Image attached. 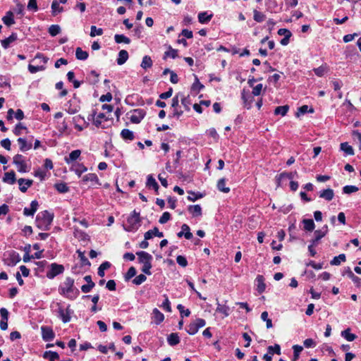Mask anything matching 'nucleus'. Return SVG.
<instances>
[{
  "instance_id": "1",
  "label": "nucleus",
  "mask_w": 361,
  "mask_h": 361,
  "mask_svg": "<svg viewBox=\"0 0 361 361\" xmlns=\"http://www.w3.org/2000/svg\"><path fill=\"white\" fill-rule=\"evenodd\" d=\"M74 283L75 281L73 278L66 277L59 287V293L68 299H75L79 295L80 291L74 286Z\"/></svg>"
},
{
  "instance_id": "2",
  "label": "nucleus",
  "mask_w": 361,
  "mask_h": 361,
  "mask_svg": "<svg viewBox=\"0 0 361 361\" xmlns=\"http://www.w3.org/2000/svg\"><path fill=\"white\" fill-rule=\"evenodd\" d=\"M54 214L44 210L39 212L35 220L36 226L38 228L42 231H48L50 228V226L53 221Z\"/></svg>"
},
{
  "instance_id": "3",
  "label": "nucleus",
  "mask_w": 361,
  "mask_h": 361,
  "mask_svg": "<svg viewBox=\"0 0 361 361\" xmlns=\"http://www.w3.org/2000/svg\"><path fill=\"white\" fill-rule=\"evenodd\" d=\"M141 225V219L140 212L134 210L132 214L127 218L126 223L123 225V228L127 231H135Z\"/></svg>"
},
{
  "instance_id": "4",
  "label": "nucleus",
  "mask_w": 361,
  "mask_h": 361,
  "mask_svg": "<svg viewBox=\"0 0 361 361\" xmlns=\"http://www.w3.org/2000/svg\"><path fill=\"white\" fill-rule=\"evenodd\" d=\"M64 271V267L62 264L52 263L49 265V269L47 272V277L49 279H53L55 276L63 274Z\"/></svg>"
},
{
  "instance_id": "5",
  "label": "nucleus",
  "mask_w": 361,
  "mask_h": 361,
  "mask_svg": "<svg viewBox=\"0 0 361 361\" xmlns=\"http://www.w3.org/2000/svg\"><path fill=\"white\" fill-rule=\"evenodd\" d=\"M13 162L16 165L18 172L26 173L28 171L25 158L22 154H18L15 155L13 158Z\"/></svg>"
},
{
  "instance_id": "6",
  "label": "nucleus",
  "mask_w": 361,
  "mask_h": 361,
  "mask_svg": "<svg viewBox=\"0 0 361 361\" xmlns=\"http://www.w3.org/2000/svg\"><path fill=\"white\" fill-rule=\"evenodd\" d=\"M298 176V172H282L280 174L277 175L275 178L277 187H280L281 185L282 182L285 179L293 180L295 177Z\"/></svg>"
},
{
  "instance_id": "7",
  "label": "nucleus",
  "mask_w": 361,
  "mask_h": 361,
  "mask_svg": "<svg viewBox=\"0 0 361 361\" xmlns=\"http://www.w3.org/2000/svg\"><path fill=\"white\" fill-rule=\"evenodd\" d=\"M145 111L142 109H134L130 116V120L133 123H140L145 116Z\"/></svg>"
},
{
  "instance_id": "8",
  "label": "nucleus",
  "mask_w": 361,
  "mask_h": 361,
  "mask_svg": "<svg viewBox=\"0 0 361 361\" xmlns=\"http://www.w3.org/2000/svg\"><path fill=\"white\" fill-rule=\"evenodd\" d=\"M42 337L44 341H51L55 337V334L49 326H42L41 327Z\"/></svg>"
},
{
  "instance_id": "9",
  "label": "nucleus",
  "mask_w": 361,
  "mask_h": 361,
  "mask_svg": "<svg viewBox=\"0 0 361 361\" xmlns=\"http://www.w3.org/2000/svg\"><path fill=\"white\" fill-rule=\"evenodd\" d=\"M20 261V255L14 250H11L8 252V257L6 259V263L8 266H15L18 262Z\"/></svg>"
},
{
  "instance_id": "10",
  "label": "nucleus",
  "mask_w": 361,
  "mask_h": 361,
  "mask_svg": "<svg viewBox=\"0 0 361 361\" xmlns=\"http://www.w3.org/2000/svg\"><path fill=\"white\" fill-rule=\"evenodd\" d=\"M138 257V261L142 264L151 263L152 261V256L147 252L140 251L136 253Z\"/></svg>"
},
{
  "instance_id": "11",
  "label": "nucleus",
  "mask_w": 361,
  "mask_h": 361,
  "mask_svg": "<svg viewBox=\"0 0 361 361\" xmlns=\"http://www.w3.org/2000/svg\"><path fill=\"white\" fill-rule=\"evenodd\" d=\"M17 142L20 146V150L23 152L30 149L32 147V140L27 141L24 137H19Z\"/></svg>"
},
{
  "instance_id": "12",
  "label": "nucleus",
  "mask_w": 361,
  "mask_h": 361,
  "mask_svg": "<svg viewBox=\"0 0 361 361\" xmlns=\"http://www.w3.org/2000/svg\"><path fill=\"white\" fill-rule=\"evenodd\" d=\"M72 312H73V311L70 309L69 306L67 307L66 310H64L62 308H59V317L64 323H67V322H70L71 314Z\"/></svg>"
},
{
  "instance_id": "13",
  "label": "nucleus",
  "mask_w": 361,
  "mask_h": 361,
  "mask_svg": "<svg viewBox=\"0 0 361 361\" xmlns=\"http://www.w3.org/2000/svg\"><path fill=\"white\" fill-rule=\"evenodd\" d=\"M38 202L37 200H33L31 202L30 207H25L23 209V214L25 216H33L35 213L37 212L38 209Z\"/></svg>"
},
{
  "instance_id": "14",
  "label": "nucleus",
  "mask_w": 361,
  "mask_h": 361,
  "mask_svg": "<svg viewBox=\"0 0 361 361\" xmlns=\"http://www.w3.org/2000/svg\"><path fill=\"white\" fill-rule=\"evenodd\" d=\"M178 237L181 238L184 236L186 239L190 240L192 238V233L190 232V228L188 225L184 224L181 226V231L178 233Z\"/></svg>"
},
{
  "instance_id": "15",
  "label": "nucleus",
  "mask_w": 361,
  "mask_h": 361,
  "mask_svg": "<svg viewBox=\"0 0 361 361\" xmlns=\"http://www.w3.org/2000/svg\"><path fill=\"white\" fill-rule=\"evenodd\" d=\"M18 183L19 184V190L22 192H25L27 190V188L32 185L33 180L30 179L19 178L18 180Z\"/></svg>"
},
{
  "instance_id": "16",
  "label": "nucleus",
  "mask_w": 361,
  "mask_h": 361,
  "mask_svg": "<svg viewBox=\"0 0 361 361\" xmlns=\"http://www.w3.org/2000/svg\"><path fill=\"white\" fill-rule=\"evenodd\" d=\"M146 186L149 188H153L157 194H158V190L159 188V185L155 178L151 174L148 175L147 177Z\"/></svg>"
},
{
  "instance_id": "17",
  "label": "nucleus",
  "mask_w": 361,
  "mask_h": 361,
  "mask_svg": "<svg viewBox=\"0 0 361 361\" xmlns=\"http://www.w3.org/2000/svg\"><path fill=\"white\" fill-rule=\"evenodd\" d=\"M154 236L162 238L164 236V233L162 232H160L157 227H154L152 230H149L145 233V240H149L152 238Z\"/></svg>"
},
{
  "instance_id": "18",
  "label": "nucleus",
  "mask_w": 361,
  "mask_h": 361,
  "mask_svg": "<svg viewBox=\"0 0 361 361\" xmlns=\"http://www.w3.org/2000/svg\"><path fill=\"white\" fill-rule=\"evenodd\" d=\"M334 197V192L332 189L328 188L319 192V197L323 198L327 201H331Z\"/></svg>"
},
{
  "instance_id": "19",
  "label": "nucleus",
  "mask_w": 361,
  "mask_h": 361,
  "mask_svg": "<svg viewBox=\"0 0 361 361\" xmlns=\"http://www.w3.org/2000/svg\"><path fill=\"white\" fill-rule=\"evenodd\" d=\"M3 181L11 185L14 184L16 181L15 172L13 171H11L5 173L3 177Z\"/></svg>"
},
{
  "instance_id": "20",
  "label": "nucleus",
  "mask_w": 361,
  "mask_h": 361,
  "mask_svg": "<svg viewBox=\"0 0 361 361\" xmlns=\"http://www.w3.org/2000/svg\"><path fill=\"white\" fill-rule=\"evenodd\" d=\"M18 36L16 33L13 32L8 37L1 41V45L4 49L9 47L10 44L16 41Z\"/></svg>"
},
{
  "instance_id": "21",
  "label": "nucleus",
  "mask_w": 361,
  "mask_h": 361,
  "mask_svg": "<svg viewBox=\"0 0 361 361\" xmlns=\"http://www.w3.org/2000/svg\"><path fill=\"white\" fill-rule=\"evenodd\" d=\"M81 154V151L80 149H75L72 151L68 157H65V161L66 164H69L73 161H75Z\"/></svg>"
},
{
  "instance_id": "22",
  "label": "nucleus",
  "mask_w": 361,
  "mask_h": 361,
  "mask_svg": "<svg viewBox=\"0 0 361 361\" xmlns=\"http://www.w3.org/2000/svg\"><path fill=\"white\" fill-rule=\"evenodd\" d=\"M71 170L73 171L78 176L85 172L87 169L82 164L73 163L71 166Z\"/></svg>"
},
{
  "instance_id": "23",
  "label": "nucleus",
  "mask_w": 361,
  "mask_h": 361,
  "mask_svg": "<svg viewBox=\"0 0 361 361\" xmlns=\"http://www.w3.org/2000/svg\"><path fill=\"white\" fill-rule=\"evenodd\" d=\"M167 342L171 345L174 346L180 343V338L177 333H171L167 336Z\"/></svg>"
},
{
  "instance_id": "24",
  "label": "nucleus",
  "mask_w": 361,
  "mask_h": 361,
  "mask_svg": "<svg viewBox=\"0 0 361 361\" xmlns=\"http://www.w3.org/2000/svg\"><path fill=\"white\" fill-rule=\"evenodd\" d=\"M2 20L4 23L10 27L11 25L15 23V20L13 19V13L12 11H9L6 13V16L2 18Z\"/></svg>"
},
{
  "instance_id": "25",
  "label": "nucleus",
  "mask_w": 361,
  "mask_h": 361,
  "mask_svg": "<svg viewBox=\"0 0 361 361\" xmlns=\"http://www.w3.org/2000/svg\"><path fill=\"white\" fill-rule=\"evenodd\" d=\"M128 59V53L126 50H121L118 52V57L116 59V62L118 65L124 64Z\"/></svg>"
},
{
  "instance_id": "26",
  "label": "nucleus",
  "mask_w": 361,
  "mask_h": 361,
  "mask_svg": "<svg viewBox=\"0 0 361 361\" xmlns=\"http://www.w3.org/2000/svg\"><path fill=\"white\" fill-rule=\"evenodd\" d=\"M257 281V290L259 293H263L265 290L266 285L264 283V279L263 276L258 275L256 278Z\"/></svg>"
},
{
  "instance_id": "27",
  "label": "nucleus",
  "mask_w": 361,
  "mask_h": 361,
  "mask_svg": "<svg viewBox=\"0 0 361 361\" xmlns=\"http://www.w3.org/2000/svg\"><path fill=\"white\" fill-rule=\"evenodd\" d=\"M216 311L219 312L224 315V317H226L230 314V308L228 306L226 305H221L219 302H217V307Z\"/></svg>"
},
{
  "instance_id": "28",
  "label": "nucleus",
  "mask_w": 361,
  "mask_h": 361,
  "mask_svg": "<svg viewBox=\"0 0 361 361\" xmlns=\"http://www.w3.org/2000/svg\"><path fill=\"white\" fill-rule=\"evenodd\" d=\"M213 15L208 14L207 12H202L198 14V20L200 23L204 24L210 21Z\"/></svg>"
},
{
  "instance_id": "29",
  "label": "nucleus",
  "mask_w": 361,
  "mask_h": 361,
  "mask_svg": "<svg viewBox=\"0 0 361 361\" xmlns=\"http://www.w3.org/2000/svg\"><path fill=\"white\" fill-rule=\"evenodd\" d=\"M188 211L194 216H200L202 215V208L199 204L189 206Z\"/></svg>"
},
{
  "instance_id": "30",
  "label": "nucleus",
  "mask_w": 361,
  "mask_h": 361,
  "mask_svg": "<svg viewBox=\"0 0 361 361\" xmlns=\"http://www.w3.org/2000/svg\"><path fill=\"white\" fill-rule=\"evenodd\" d=\"M304 229L307 231H312L315 228L314 221L311 219H305L302 220Z\"/></svg>"
},
{
  "instance_id": "31",
  "label": "nucleus",
  "mask_w": 361,
  "mask_h": 361,
  "mask_svg": "<svg viewBox=\"0 0 361 361\" xmlns=\"http://www.w3.org/2000/svg\"><path fill=\"white\" fill-rule=\"evenodd\" d=\"M152 64H153V61H152L151 57L146 55L142 58V61L141 62L140 66L143 69L147 70L148 68H150L152 66Z\"/></svg>"
},
{
  "instance_id": "32",
  "label": "nucleus",
  "mask_w": 361,
  "mask_h": 361,
  "mask_svg": "<svg viewBox=\"0 0 361 361\" xmlns=\"http://www.w3.org/2000/svg\"><path fill=\"white\" fill-rule=\"evenodd\" d=\"M153 317L157 324H160L164 319V315L157 308H154L152 312Z\"/></svg>"
},
{
  "instance_id": "33",
  "label": "nucleus",
  "mask_w": 361,
  "mask_h": 361,
  "mask_svg": "<svg viewBox=\"0 0 361 361\" xmlns=\"http://www.w3.org/2000/svg\"><path fill=\"white\" fill-rule=\"evenodd\" d=\"M121 136L126 140H133L135 138L133 132L129 129H123L121 132Z\"/></svg>"
},
{
  "instance_id": "34",
  "label": "nucleus",
  "mask_w": 361,
  "mask_h": 361,
  "mask_svg": "<svg viewBox=\"0 0 361 361\" xmlns=\"http://www.w3.org/2000/svg\"><path fill=\"white\" fill-rule=\"evenodd\" d=\"M88 53L83 51L80 47H78L75 49V57L78 60L85 61L88 58Z\"/></svg>"
},
{
  "instance_id": "35",
  "label": "nucleus",
  "mask_w": 361,
  "mask_h": 361,
  "mask_svg": "<svg viewBox=\"0 0 361 361\" xmlns=\"http://www.w3.org/2000/svg\"><path fill=\"white\" fill-rule=\"evenodd\" d=\"M43 357L49 360V361H56L59 358V355L56 352L46 351L44 353Z\"/></svg>"
},
{
  "instance_id": "36",
  "label": "nucleus",
  "mask_w": 361,
  "mask_h": 361,
  "mask_svg": "<svg viewBox=\"0 0 361 361\" xmlns=\"http://www.w3.org/2000/svg\"><path fill=\"white\" fill-rule=\"evenodd\" d=\"M346 257L344 254H340L338 256L334 257L330 262L331 265L338 266L341 262H345Z\"/></svg>"
},
{
  "instance_id": "37",
  "label": "nucleus",
  "mask_w": 361,
  "mask_h": 361,
  "mask_svg": "<svg viewBox=\"0 0 361 361\" xmlns=\"http://www.w3.org/2000/svg\"><path fill=\"white\" fill-rule=\"evenodd\" d=\"M341 149L347 155L354 154V150L353 147L350 145H349L348 142L341 143Z\"/></svg>"
},
{
  "instance_id": "38",
  "label": "nucleus",
  "mask_w": 361,
  "mask_h": 361,
  "mask_svg": "<svg viewBox=\"0 0 361 361\" xmlns=\"http://www.w3.org/2000/svg\"><path fill=\"white\" fill-rule=\"evenodd\" d=\"M341 336L345 338L348 341H354L357 336L355 334L350 333V329H347L341 332Z\"/></svg>"
},
{
  "instance_id": "39",
  "label": "nucleus",
  "mask_w": 361,
  "mask_h": 361,
  "mask_svg": "<svg viewBox=\"0 0 361 361\" xmlns=\"http://www.w3.org/2000/svg\"><path fill=\"white\" fill-rule=\"evenodd\" d=\"M111 267V263L109 262H104L98 268L97 274L100 277L104 276V271Z\"/></svg>"
},
{
  "instance_id": "40",
  "label": "nucleus",
  "mask_w": 361,
  "mask_h": 361,
  "mask_svg": "<svg viewBox=\"0 0 361 361\" xmlns=\"http://www.w3.org/2000/svg\"><path fill=\"white\" fill-rule=\"evenodd\" d=\"M114 40L118 44H120V43L130 44V39L128 37H126L123 35H118V34L115 35Z\"/></svg>"
},
{
  "instance_id": "41",
  "label": "nucleus",
  "mask_w": 361,
  "mask_h": 361,
  "mask_svg": "<svg viewBox=\"0 0 361 361\" xmlns=\"http://www.w3.org/2000/svg\"><path fill=\"white\" fill-rule=\"evenodd\" d=\"M63 7L60 6L59 3L54 0L51 4V11L53 16H56L57 13L63 11Z\"/></svg>"
},
{
  "instance_id": "42",
  "label": "nucleus",
  "mask_w": 361,
  "mask_h": 361,
  "mask_svg": "<svg viewBox=\"0 0 361 361\" xmlns=\"http://www.w3.org/2000/svg\"><path fill=\"white\" fill-rule=\"evenodd\" d=\"M217 188L219 190L227 193L230 191V188L228 187H226V180L225 178H221L217 183Z\"/></svg>"
},
{
  "instance_id": "43",
  "label": "nucleus",
  "mask_w": 361,
  "mask_h": 361,
  "mask_svg": "<svg viewBox=\"0 0 361 361\" xmlns=\"http://www.w3.org/2000/svg\"><path fill=\"white\" fill-rule=\"evenodd\" d=\"M180 102L186 111H190V106L191 104L189 96L185 97L183 94H180Z\"/></svg>"
},
{
  "instance_id": "44",
  "label": "nucleus",
  "mask_w": 361,
  "mask_h": 361,
  "mask_svg": "<svg viewBox=\"0 0 361 361\" xmlns=\"http://www.w3.org/2000/svg\"><path fill=\"white\" fill-rule=\"evenodd\" d=\"M266 16L264 13L258 11L257 10L255 9L253 11V19L257 22L261 23L264 20Z\"/></svg>"
},
{
  "instance_id": "45",
  "label": "nucleus",
  "mask_w": 361,
  "mask_h": 361,
  "mask_svg": "<svg viewBox=\"0 0 361 361\" xmlns=\"http://www.w3.org/2000/svg\"><path fill=\"white\" fill-rule=\"evenodd\" d=\"M82 180L84 182L90 181V182H94V183H99V178H98L97 176L95 173H88V174L85 175L82 178Z\"/></svg>"
},
{
  "instance_id": "46",
  "label": "nucleus",
  "mask_w": 361,
  "mask_h": 361,
  "mask_svg": "<svg viewBox=\"0 0 361 361\" xmlns=\"http://www.w3.org/2000/svg\"><path fill=\"white\" fill-rule=\"evenodd\" d=\"M314 238L311 240V243H313L314 245H317L319 240L324 238L325 235H324V233H322L319 230H316L314 233Z\"/></svg>"
},
{
  "instance_id": "47",
  "label": "nucleus",
  "mask_w": 361,
  "mask_h": 361,
  "mask_svg": "<svg viewBox=\"0 0 361 361\" xmlns=\"http://www.w3.org/2000/svg\"><path fill=\"white\" fill-rule=\"evenodd\" d=\"M288 109L289 107L288 105L277 106L274 110V114L276 115L281 114L283 116L287 114Z\"/></svg>"
},
{
  "instance_id": "48",
  "label": "nucleus",
  "mask_w": 361,
  "mask_h": 361,
  "mask_svg": "<svg viewBox=\"0 0 361 361\" xmlns=\"http://www.w3.org/2000/svg\"><path fill=\"white\" fill-rule=\"evenodd\" d=\"M61 32V27L59 25H51L49 27V33L51 36L54 37Z\"/></svg>"
},
{
  "instance_id": "49",
  "label": "nucleus",
  "mask_w": 361,
  "mask_h": 361,
  "mask_svg": "<svg viewBox=\"0 0 361 361\" xmlns=\"http://www.w3.org/2000/svg\"><path fill=\"white\" fill-rule=\"evenodd\" d=\"M293 361H297L299 358V355L303 350V348L298 345H295L293 346Z\"/></svg>"
},
{
  "instance_id": "50",
  "label": "nucleus",
  "mask_w": 361,
  "mask_h": 361,
  "mask_svg": "<svg viewBox=\"0 0 361 361\" xmlns=\"http://www.w3.org/2000/svg\"><path fill=\"white\" fill-rule=\"evenodd\" d=\"M56 190L61 193L67 192L69 190V188L64 183H56L54 185Z\"/></svg>"
},
{
  "instance_id": "51",
  "label": "nucleus",
  "mask_w": 361,
  "mask_h": 361,
  "mask_svg": "<svg viewBox=\"0 0 361 361\" xmlns=\"http://www.w3.org/2000/svg\"><path fill=\"white\" fill-rule=\"evenodd\" d=\"M267 351L271 355H273L274 353L281 355V347L279 344H275L274 346L270 345L267 348Z\"/></svg>"
},
{
  "instance_id": "52",
  "label": "nucleus",
  "mask_w": 361,
  "mask_h": 361,
  "mask_svg": "<svg viewBox=\"0 0 361 361\" xmlns=\"http://www.w3.org/2000/svg\"><path fill=\"white\" fill-rule=\"evenodd\" d=\"M167 57H171L172 59L177 58L178 57V51L176 49H172L170 47L169 50L164 53V59H166Z\"/></svg>"
},
{
  "instance_id": "53",
  "label": "nucleus",
  "mask_w": 361,
  "mask_h": 361,
  "mask_svg": "<svg viewBox=\"0 0 361 361\" xmlns=\"http://www.w3.org/2000/svg\"><path fill=\"white\" fill-rule=\"evenodd\" d=\"M188 334L190 335H194L198 331V329L195 325V322H191L185 329Z\"/></svg>"
},
{
  "instance_id": "54",
  "label": "nucleus",
  "mask_w": 361,
  "mask_h": 361,
  "mask_svg": "<svg viewBox=\"0 0 361 361\" xmlns=\"http://www.w3.org/2000/svg\"><path fill=\"white\" fill-rule=\"evenodd\" d=\"M268 312L264 311L261 314V319L266 322V325L267 329H270L273 326L271 319L268 317Z\"/></svg>"
},
{
  "instance_id": "55",
  "label": "nucleus",
  "mask_w": 361,
  "mask_h": 361,
  "mask_svg": "<svg viewBox=\"0 0 361 361\" xmlns=\"http://www.w3.org/2000/svg\"><path fill=\"white\" fill-rule=\"evenodd\" d=\"M136 274H137L136 269L134 267H130L124 276L125 280L129 281L130 279L134 277L136 275Z\"/></svg>"
},
{
  "instance_id": "56",
  "label": "nucleus",
  "mask_w": 361,
  "mask_h": 361,
  "mask_svg": "<svg viewBox=\"0 0 361 361\" xmlns=\"http://www.w3.org/2000/svg\"><path fill=\"white\" fill-rule=\"evenodd\" d=\"M307 112L313 113L314 109L312 108L309 109V107L307 105H303V106H300V108H298L296 116H299L300 114H305Z\"/></svg>"
},
{
  "instance_id": "57",
  "label": "nucleus",
  "mask_w": 361,
  "mask_h": 361,
  "mask_svg": "<svg viewBox=\"0 0 361 361\" xmlns=\"http://www.w3.org/2000/svg\"><path fill=\"white\" fill-rule=\"evenodd\" d=\"M358 190V188L355 185H345L343 188V192L345 194H350L357 192Z\"/></svg>"
},
{
  "instance_id": "58",
  "label": "nucleus",
  "mask_w": 361,
  "mask_h": 361,
  "mask_svg": "<svg viewBox=\"0 0 361 361\" xmlns=\"http://www.w3.org/2000/svg\"><path fill=\"white\" fill-rule=\"evenodd\" d=\"M177 309L179 310L182 317H189L190 314V311L188 309L185 310L184 306L181 304L178 305Z\"/></svg>"
},
{
  "instance_id": "59",
  "label": "nucleus",
  "mask_w": 361,
  "mask_h": 361,
  "mask_svg": "<svg viewBox=\"0 0 361 361\" xmlns=\"http://www.w3.org/2000/svg\"><path fill=\"white\" fill-rule=\"evenodd\" d=\"M147 279V277L144 274H140L137 276L133 280V283L137 286L142 284Z\"/></svg>"
},
{
  "instance_id": "60",
  "label": "nucleus",
  "mask_w": 361,
  "mask_h": 361,
  "mask_svg": "<svg viewBox=\"0 0 361 361\" xmlns=\"http://www.w3.org/2000/svg\"><path fill=\"white\" fill-rule=\"evenodd\" d=\"M164 296H165V300L162 302L161 307H162L165 311H166L168 312H171V307L170 301H169L168 297H166V295H164Z\"/></svg>"
},
{
  "instance_id": "61",
  "label": "nucleus",
  "mask_w": 361,
  "mask_h": 361,
  "mask_svg": "<svg viewBox=\"0 0 361 361\" xmlns=\"http://www.w3.org/2000/svg\"><path fill=\"white\" fill-rule=\"evenodd\" d=\"M171 219V214L168 212H165L162 214L161 216L159 219V222L161 224H164L169 221Z\"/></svg>"
},
{
  "instance_id": "62",
  "label": "nucleus",
  "mask_w": 361,
  "mask_h": 361,
  "mask_svg": "<svg viewBox=\"0 0 361 361\" xmlns=\"http://www.w3.org/2000/svg\"><path fill=\"white\" fill-rule=\"evenodd\" d=\"M103 34V30L102 28H97L96 26H91L90 36L95 37L96 35H102Z\"/></svg>"
},
{
  "instance_id": "63",
  "label": "nucleus",
  "mask_w": 361,
  "mask_h": 361,
  "mask_svg": "<svg viewBox=\"0 0 361 361\" xmlns=\"http://www.w3.org/2000/svg\"><path fill=\"white\" fill-rule=\"evenodd\" d=\"M177 263L182 267H185L188 265V261L184 256L178 255L176 257Z\"/></svg>"
},
{
  "instance_id": "64",
  "label": "nucleus",
  "mask_w": 361,
  "mask_h": 361,
  "mask_svg": "<svg viewBox=\"0 0 361 361\" xmlns=\"http://www.w3.org/2000/svg\"><path fill=\"white\" fill-rule=\"evenodd\" d=\"M326 70V68L325 66H321L318 68H314L313 71L317 76L322 77L324 75Z\"/></svg>"
}]
</instances>
